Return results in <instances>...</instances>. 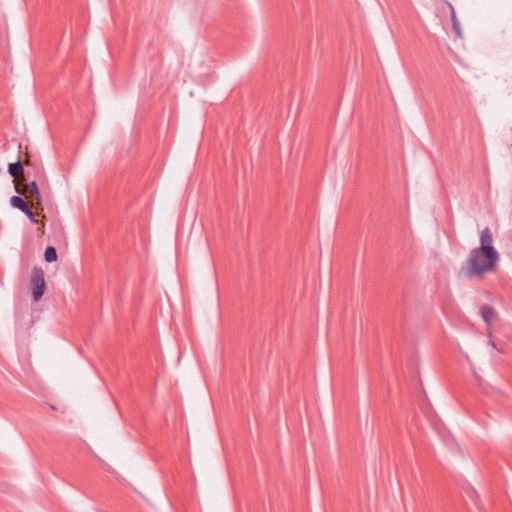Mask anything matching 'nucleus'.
<instances>
[{"label": "nucleus", "instance_id": "obj_1", "mask_svg": "<svg viewBox=\"0 0 512 512\" xmlns=\"http://www.w3.org/2000/svg\"><path fill=\"white\" fill-rule=\"evenodd\" d=\"M500 255L493 246V235L489 227L480 234V246L473 248L463 265L464 274L468 278H483L486 274L495 272Z\"/></svg>", "mask_w": 512, "mask_h": 512}, {"label": "nucleus", "instance_id": "obj_2", "mask_svg": "<svg viewBox=\"0 0 512 512\" xmlns=\"http://www.w3.org/2000/svg\"><path fill=\"white\" fill-rule=\"evenodd\" d=\"M32 297L34 301H38L44 294L46 283L44 271L40 267H34L31 276Z\"/></svg>", "mask_w": 512, "mask_h": 512}, {"label": "nucleus", "instance_id": "obj_3", "mask_svg": "<svg viewBox=\"0 0 512 512\" xmlns=\"http://www.w3.org/2000/svg\"><path fill=\"white\" fill-rule=\"evenodd\" d=\"M15 189L19 194L25 196L31 201H35L37 204H40L42 201L40 191L35 181L30 183L16 182Z\"/></svg>", "mask_w": 512, "mask_h": 512}, {"label": "nucleus", "instance_id": "obj_4", "mask_svg": "<svg viewBox=\"0 0 512 512\" xmlns=\"http://www.w3.org/2000/svg\"><path fill=\"white\" fill-rule=\"evenodd\" d=\"M10 204L12 207L22 211L32 222H36L34 213L29 205L20 196H12L10 198Z\"/></svg>", "mask_w": 512, "mask_h": 512}, {"label": "nucleus", "instance_id": "obj_5", "mask_svg": "<svg viewBox=\"0 0 512 512\" xmlns=\"http://www.w3.org/2000/svg\"><path fill=\"white\" fill-rule=\"evenodd\" d=\"M8 172L11 176H13L16 179V182L25 181L24 169L20 161L10 163L8 167Z\"/></svg>", "mask_w": 512, "mask_h": 512}, {"label": "nucleus", "instance_id": "obj_6", "mask_svg": "<svg viewBox=\"0 0 512 512\" xmlns=\"http://www.w3.org/2000/svg\"><path fill=\"white\" fill-rule=\"evenodd\" d=\"M480 313L482 319L484 320L488 327H490L492 321L497 316L495 309L486 304L480 307Z\"/></svg>", "mask_w": 512, "mask_h": 512}, {"label": "nucleus", "instance_id": "obj_7", "mask_svg": "<svg viewBox=\"0 0 512 512\" xmlns=\"http://www.w3.org/2000/svg\"><path fill=\"white\" fill-rule=\"evenodd\" d=\"M443 4H445L450 12H451V20H452V25H453V29L455 31V34L458 36V37H461L462 36V32H461V26H460V22L457 18V15H456V12H455V9L453 7V5L449 2V1H446V0H443Z\"/></svg>", "mask_w": 512, "mask_h": 512}, {"label": "nucleus", "instance_id": "obj_8", "mask_svg": "<svg viewBox=\"0 0 512 512\" xmlns=\"http://www.w3.org/2000/svg\"><path fill=\"white\" fill-rule=\"evenodd\" d=\"M44 258H45V261L48 263L56 261L57 260L56 249L52 246L47 247L44 252Z\"/></svg>", "mask_w": 512, "mask_h": 512}]
</instances>
